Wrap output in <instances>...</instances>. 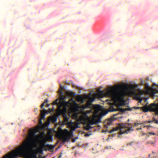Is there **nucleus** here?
<instances>
[{
    "instance_id": "72a5a7b5",
    "label": "nucleus",
    "mask_w": 158,
    "mask_h": 158,
    "mask_svg": "<svg viewBox=\"0 0 158 158\" xmlns=\"http://www.w3.org/2000/svg\"><path fill=\"white\" fill-rule=\"evenodd\" d=\"M142 103H143V104H142V105H143V106H144L145 105V103H144V101L143 100V101H142Z\"/></svg>"
},
{
    "instance_id": "0eeeda50",
    "label": "nucleus",
    "mask_w": 158,
    "mask_h": 158,
    "mask_svg": "<svg viewBox=\"0 0 158 158\" xmlns=\"http://www.w3.org/2000/svg\"><path fill=\"white\" fill-rule=\"evenodd\" d=\"M43 144L44 146L45 147V148H46L50 151H53L54 148V146L52 145L49 144H46L44 142Z\"/></svg>"
},
{
    "instance_id": "9d476101",
    "label": "nucleus",
    "mask_w": 158,
    "mask_h": 158,
    "mask_svg": "<svg viewBox=\"0 0 158 158\" xmlns=\"http://www.w3.org/2000/svg\"><path fill=\"white\" fill-rule=\"evenodd\" d=\"M48 111L45 110H41V118L43 119L45 117V114L47 113Z\"/></svg>"
},
{
    "instance_id": "412c9836",
    "label": "nucleus",
    "mask_w": 158,
    "mask_h": 158,
    "mask_svg": "<svg viewBox=\"0 0 158 158\" xmlns=\"http://www.w3.org/2000/svg\"><path fill=\"white\" fill-rule=\"evenodd\" d=\"M64 121L65 123H67L69 120V118L68 117H65L64 118Z\"/></svg>"
},
{
    "instance_id": "473e14b6",
    "label": "nucleus",
    "mask_w": 158,
    "mask_h": 158,
    "mask_svg": "<svg viewBox=\"0 0 158 158\" xmlns=\"http://www.w3.org/2000/svg\"><path fill=\"white\" fill-rule=\"evenodd\" d=\"M117 109H113L111 111H116L117 110Z\"/></svg>"
},
{
    "instance_id": "c9c22d12",
    "label": "nucleus",
    "mask_w": 158,
    "mask_h": 158,
    "mask_svg": "<svg viewBox=\"0 0 158 158\" xmlns=\"http://www.w3.org/2000/svg\"><path fill=\"white\" fill-rule=\"evenodd\" d=\"M75 139H73V142H75Z\"/></svg>"
},
{
    "instance_id": "20e7f679",
    "label": "nucleus",
    "mask_w": 158,
    "mask_h": 158,
    "mask_svg": "<svg viewBox=\"0 0 158 158\" xmlns=\"http://www.w3.org/2000/svg\"><path fill=\"white\" fill-rule=\"evenodd\" d=\"M59 85L60 89L59 90V92L60 94V104L58 105V109L60 110L62 107H64L65 112H66L67 109L66 107L68 105L69 103H70V101H68L67 102L65 101V98L64 97L63 94L62 92L64 87L60 83H59Z\"/></svg>"
},
{
    "instance_id": "4468645a",
    "label": "nucleus",
    "mask_w": 158,
    "mask_h": 158,
    "mask_svg": "<svg viewBox=\"0 0 158 158\" xmlns=\"http://www.w3.org/2000/svg\"><path fill=\"white\" fill-rule=\"evenodd\" d=\"M47 140L49 141H52L53 140V138L52 135H49L46 137V139H45L43 142H46Z\"/></svg>"
},
{
    "instance_id": "a211bd4d",
    "label": "nucleus",
    "mask_w": 158,
    "mask_h": 158,
    "mask_svg": "<svg viewBox=\"0 0 158 158\" xmlns=\"http://www.w3.org/2000/svg\"><path fill=\"white\" fill-rule=\"evenodd\" d=\"M54 107H52V109H51L50 108H49L48 109V110H47V111H48V112L47 113V114H48V113H51V112H52L54 110Z\"/></svg>"
},
{
    "instance_id": "4c0bfd02",
    "label": "nucleus",
    "mask_w": 158,
    "mask_h": 158,
    "mask_svg": "<svg viewBox=\"0 0 158 158\" xmlns=\"http://www.w3.org/2000/svg\"><path fill=\"white\" fill-rule=\"evenodd\" d=\"M88 103H89V104H90V102H88Z\"/></svg>"
},
{
    "instance_id": "7ed1b4c3",
    "label": "nucleus",
    "mask_w": 158,
    "mask_h": 158,
    "mask_svg": "<svg viewBox=\"0 0 158 158\" xmlns=\"http://www.w3.org/2000/svg\"><path fill=\"white\" fill-rule=\"evenodd\" d=\"M138 124V123H135L133 124L129 123L120 124L118 126L110 131V133H111L115 131L120 130V134L122 135L124 133L127 134L129 133L130 131H132V127L136 126Z\"/></svg>"
},
{
    "instance_id": "f03ea898",
    "label": "nucleus",
    "mask_w": 158,
    "mask_h": 158,
    "mask_svg": "<svg viewBox=\"0 0 158 158\" xmlns=\"http://www.w3.org/2000/svg\"><path fill=\"white\" fill-rule=\"evenodd\" d=\"M134 88L133 85L124 84L123 85V89L117 91H115L110 88L107 89L106 94L111 97L114 102H118L122 106L125 104L126 101L124 98L126 96H132L134 99L138 101V93L134 89Z\"/></svg>"
},
{
    "instance_id": "f257e3e1",
    "label": "nucleus",
    "mask_w": 158,
    "mask_h": 158,
    "mask_svg": "<svg viewBox=\"0 0 158 158\" xmlns=\"http://www.w3.org/2000/svg\"><path fill=\"white\" fill-rule=\"evenodd\" d=\"M35 132L34 130H30L29 134L31 137L27 138L21 145L4 156L2 158H17L20 157L24 158H36V155L35 153H32L28 156L32 149L33 141L32 138L35 136Z\"/></svg>"
},
{
    "instance_id": "9b49d317",
    "label": "nucleus",
    "mask_w": 158,
    "mask_h": 158,
    "mask_svg": "<svg viewBox=\"0 0 158 158\" xmlns=\"http://www.w3.org/2000/svg\"><path fill=\"white\" fill-rule=\"evenodd\" d=\"M151 105L152 106L156 107H157L155 109V111L157 114H158V103L155 104L152 103Z\"/></svg>"
},
{
    "instance_id": "1a4fd4ad",
    "label": "nucleus",
    "mask_w": 158,
    "mask_h": 158,
    "mask_svg": "<svg viewBox=\"0 0 158 158\" xmlns=\"http://www.w3.org/2000/svg\"><path fill=\"white\" fill-rule=\"evenodd\" d=\"M100 121V120H96L95 119H93L90 120L89 123L91 125H93L94 124H97Z\"/></svg>"
},
{
    "instance_id": "dca6fc26",
    "label": "nucleus",
    "mask_w": 158,
    "mask_h": 158,
    "mask_svg": "<svg viewBox=\"0 0 158 158\" xmlns=\"http://www.w3.org/2000/svg\"><path fill=\"white\" fill-rule=\"evenodd\" d=\"M92 128V127L91 126L90 124H87L85 127V129L87 130H89Z\"/></svg>"
},
{
    "instance_id": "f8f14e48",
    "label": "nucleus",
    "mask_w": 158,
    "mask_h": 158,
    "mask_svg": "<svg viewBox=\"0 0 158 158\" xmlns=\"http://www.w3.org/2000/svg\"><path fill=\"white\" fill-rule=\"evenodd\" d=\"M133 109H138V107H132V108H131L128 107V108L123 109V111H127V110L131 111Z\"/></svg>"
},
{
    "instance_id": "393cba45",
    "label": "nucleus",
    "mask_w": 158,
    "mask_h": 158,
    "mask_svg": "<svg viewBox=\"0 0 158 158\" xmlns=\"http://www.w3.org/2000/svg\"><path fill=\"white\" fill-rule=\"evenodd\" d=\"M69 95L72 96H74L75 95V94L74 93L71 92L69 93Z\"/></svg>"
},
{
    "instance_id": "39448f33",
    "label": "nucleus",
    "mask_w": 158,
    "mask_h": 158,
    "mask_svg": "<svg viewBox=\"0 0 158 158\" xmlns=\"http://www.w3.org/2000/svg\"><path fill=\"white\" fill-rule=\"evenodd\" d=\"M142 92L139 89V103H140L141 104H143L142 103V101L143 100L144 101L145 103V105L143 106V107L141 108L142 110L144 112H146L148 111L149 110L151 109V107L148 106V103L147 101L148 98L146 97L141 98L140 97V95L142 94Z\"/></svg>"
},
{
    "instance_id": "cd10ccee",
    "label": "nucleus",
    "mask_w": 158,
    "mask_h": 158,
    "mask_svg": "<svg viewBox=\"0 0 158 158\" xmlns=\"http://www.w3.org/2000/svg\"><path fill=\"white\" fill-rule=\"evenodd\" d=\"M41 118H40L39 120V123L40 124H43Z\"/></svg>"
},
{
    "instance_id": "2f4dec72",
    "label": "nucleus",
    "mask_w": 158,
    "mask_h": 158,
    "mask_svg": "<svg viewBox=\"0 0 158 158\" xmlns=\"http://www.w3.org/2000/svg\"><path fill=\"white\" fill-rule=\"evenodd\" d=\"M94 100V98H92L91 99V102H93Z\"/></svg>"
},
{
    "instance_id": "7c9ffc66",
    "label": "nucleus",
    "mask_w": 158,
    "mask_h": 158,
    "mask_svg": "<svg viewBox=\"0 0 158 158\" xmlns=\"http://www.w3.org/2000/svg\"><path fill=\"white\" fill-rule=\"evenodd\" d=\"M48 99H46L45 101H44V103L48 102Z\"/></svg>"
},
{
    "instance_id": "423d86ee",
    "label": "nucleus",
    "mask_w": 158,
    "mask_h": 158,
    "mask_svg": "<svg viewBox=\"0 0 158 158\" xmlns=\"http://www.w3.org/2000/svg\"><path fill=\"white\" fill-rule=\"evenodd\" d=\"M73 135V133L72 132H69L65 135H63L62 138L63 142H65L67 141L69 139L71 138Z\"/></svg>"
},
{
    "instance_id": "58836bf2",
    "label": "nucleus",
    "mask_w": 158,
    "mask_h": 158,
    "mask_svg": "<svg viewBox=\"0 0 158 158\" xmlns=\"http://www.w3.org/2000/svg\"><path fill=\"white\" fill-rule=\"evenodd\" d=\"M141 129V128H139V129Z\"/></svg>"
},
{
    "instance_id": "a878e982",
    "label": "nucleus",
    "mask_w": 158,
    "mask_h": 158,
    "mask_svg": "<svg viewBox=\"0 0 158 158\" xmlns=\"http://www.w3.org/2000/svg\"><path fill=\"white\" fill-rule=\"evenodd\" d=\"M153 122H154L156 124H158V120L155 119L154 120Z\"/></svg>"
},
{
    "instance_id": "aec40b11",
    "label": "nucleus",
    "mask_w": 158,
    "mask_h": 158,
    "mask_svg": "<svg viewBox=\"0 0 158 158\" xmlns=\"http://www.w3.org/2000/svg\"><path fill=\"white\" fill-rule=\"evenodd\" d=\"M63 111L64 112V114H63V117L64 118L65 117H67V115H66V114H65V113L66 112H65V110H64H64H63Z\"/></svg>"
},
{
    "instance_id": "e433bc0d",
    "label": "nucleus",
    "mask_w": 158,
    "mask_h": 158,
    "mask_svg": "<svg viewBox=\"0 0 158 158\" xmlns=\"http://www.w3.org/2000/svg\"><path fill=\"white\" fill-rule=\"evenodd\" d=\"M49 106H50V105H49V104H48V105H47V107H49Z\"/></svg>"
},
{
    "instance_id": "f704fd0d",
    "label": "nucleus",
    "mask_w": 158,
    "mask_h": 158,
    "mask_svg": "<svg viewBox=\"0 0 158 158\" xmlns=\"http://www.w3.org/2000/svg\"><path fill=\"white\" fill-rule=\"evenodd\" d=\"M85 135L86 136H89V135L88 134H85Z\"/></svg>"
},
{
    "instance_id": "b1692460",
    "label": "nucleus",
    "mask_w": 158,
    "mask_h": 158,
    "mask_svg": "<svg viewBox=\"0 0 158 158\" xmlns=\"http://www.w3.org/2000/svg\"><path fill=\"white\" fill-rule=\"evenodd\" d=\"M78 100L79 101H82V102H83V98H82V97L81 96H80L79 97V98L78 99Z\"/></svg>"
},
{
    "instance_id": "2eb2a0df",
    "label": "nucleus",
    "mask_w": 158,
    "mask_h": 158,
    "mask_svg": "<svg viewBox=\"0 0 158 158\" xmlns=\"http://www.w3.org/2000/svg\"><path fill=\"white\" fill-rule=\"evenodd\" d=\"M57 120V118L55 116H53L50 117V120L53 123H55Z\"/></svg>"
},
{
    "instance_id": "f3484780",
    "label": "nucleus",
    "mask_w": 158,
    "mask_h": 158,
    "mask_svg": "<svg viewBox=\"0 0 158 158\" xmlns=\"http://www.w3.org/2000/svg\"><path fill=\"white\" fill-rule=\"evenodd\" d=\"M57 101H58L57 99H56V100H55L53 103V105H57L58 108V105H60V102H59V103H57Z\"/></svg>"
},
{
    "instance_id": "4be33fe9",
    "label": "nucleus",
    "mask_w": 158,
    "mask_h": 158,
    "mask_svg": "<svg viewBox=\"0 0 158 158\" xmlns=\"http://www.w3.org/2000/svg\"><path fill=\"white\" fill-rule=\"evenodd\" d=\"M64 135H65V134H67L68 132H69V131H68V130L67 129H64Z\"/></svg>"
},
{
    "instance_id": "bb28decb",
    "label": "nucleus",
    "mask_w": 158,
    "mask_h": 158,
    "mask_svg": "<svg viewBox=\"0 0 158 158\" xmlns=\"http://www.w3.org/2000/svg\"><path fill=\"white\" fill-rule=\"evenodd\" d=\"M44 103H43L40 106V107L41 109L43 108V106L44 105Z\"/></svg>"
},
{
    "instance_id": "6e6552de",
    "label": "nucleus",
    "mask_w": 158,
    "mask_h": 158,
    "mask_svg": "<svg viewBox=\"0 0 158 158\" xmlns=\"http://www.w3.org/2000/svg\"><path fill=\"white\" fill-rule=\"evenodd\" d=\"M44 142H41L40 143V147H38L37 148V149L38 151L40 152H42L43 150H46L45 149V147L44 146Z\"/></svg>"
},
{
    "instance_id": "c85d7f7f",
    "label": "nucleus",
    "mask_w": 158,
    "mask_h": 158,
    "mask_svg": "<svg viewBox=\"0 0 158 158\" xmlns=\"http://www.w3.org/2000/svg\"><path fill=\"white\" fill-rule=\"evenodd\" d=\"M149 134L150 135H156V134L155 133H153L152 132H149Z\"/></svg>"
},
{
    "instance_id": "5701e85b",
    "label": "nucleus",
    "mask_w": 158,
    "mask_h": 158,
    "mask_svg": "<svg viewBox=\"0 0 158 158\" xmlns=\"http://www.w3.org/2000/svg\"><path fill=\"white\" fill-rule=\"evenodd\" d=\"M145 88L148 90H149L150 89V88L148 85L147 84H146L145 85Z\"/></svg>"
},
{
    "instance_id": "ea45409f",
    "label": "nucleus",
    "mask_w": 158,
    "mask_h": 158,
    "mask_svg": "<svg viewBox=\"0 0 158 158\" xmlns=\"http://www.w3.org/2000/svg\"><path fill=\"white\" fill-rule=\"evenodd\" d=\"M76 128H74V130H75V129Z\"/></svg>"
},
{
    "instance_id": "6ab92c4d",
    "label": "nucleus",
    "mask_w": 158,
    "mask_h": 158,
    "mask_svg": "<svg viewBox=\"0 0 158 158\" xmlns=\"http://www.w3.org/2000/svg\"><path fill=\"white\" fill-rule=\"evenodd\" d=\"M135 144H136L133 142H130L127 143V146L134 145Z\"/></svg>"
},
{
    "instance_id": "c756f323",
    "label": "nucleus",
    "mask_w": 158,
    "mask_h": 158,
    "mask_svg": "<svg viewBox=\"0 0 158 158\" xmlns=\"http://www.w3.org/2000/svg\"><path fill=\"white\" fill-rule=\"evenodd\" d=\"M62 154V153H60V155L58 156V158H60L61 157Z\"/></svg>"
},
{
    "instance_id": "ddd939ff",
    "label": "nucleus",
    "mask_w": 158,
    "mask_h": 158,
    "mask_svg": "<svg viewBox=\"0 0 158 158\" xmlns=\"http://www.w3.org/2000/svg\"><path fill=\"white\" fill-rule=\"evenodd\" d=\"M69 101H70V103H69L68 105H73L75 106H77V104L75 100H74L73 98L71 99Z\"/></svg>"
}]
</instances>
